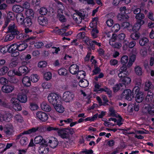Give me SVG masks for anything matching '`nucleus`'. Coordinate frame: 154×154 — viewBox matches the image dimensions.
<instances>
[{"label":"nucleus","instance_id":"1","mask_svg":"<svg viewBox=\"0 0 154 154\" xmlns=\"http://www.w3.org/2000/svg\"><path fill=\"white\" fill-rule=\"evenodd\" d=\"M154 89V85L149 81H146L144 84V90L148 91L146 100L149 102L151 101L153 99V94L152 91Z\"/></svg>","mask_w":154,"mask_h":154},{"label":"nucleus","instance_id":"2","mask_svg":"<svg viewBox=\"0 0 154 154\" xmlns=\"http://www.w3.org/2000/svg\"><path fill=\"white\" fill-rule=\"evenodd\" d=\"M48 98L49 102L53 106L60 102V97L55 93L50 94L48 95Z\"/></svg>","mask_w":154,"mask_h":154},{"label":"nucleus","instance_id":"3","mask_svg":"<svg viewBox=\"0 0 154 154\" xmlns=\"http://www.w3.org/2000/svg\"><path fill=\"white\" fill-rule=\"evenodd\" d=\"M133 93L136 94L135 100L136 101L140 103L143 100L144 97L143 93L140 91V89L138 86H135L133 89Z\"/></svg>","mask_w":154,"mask_h":154},{"label":"nucleus","instance_id":"4","mask_svg":"<svg viewBox=\"0 0 154 154\" xmlns=\"http://www.w3.org/2000/svg\"><path fill=\"white\" fill-rule=\"evenodd\" d=\"M56 2L60 7V8L58 9L57 10V17L60 21L65 22L66 21V19L64 16L63 14V10L64 9V7L62 3L56 0Z\"/></svg>","mask_w":154,"mask_h":154},{"label":"nucleus","instance_id":"5","mask_svg":"<svg viewBox=\"0 0 154 154\" xmlns=\"http://www.w3.org/2000/svg\"><path fill=\"white\" fill-rule=\"evenodd\" d=\"M136 56L135 55L133 54L131 55L129 57V59L128 63L127 65H126L122 64V66L120 67L119 70V71H128L127 68H129L134 63L135 60Z\"/></svg>","mask_w":154,"mask_h":154},{"label":"nucleus","instance_id":"6","mask_svg":"<svg viewBox=\"0 0 154 154\" xmlns=\"http://www.w3.org/2000/svg\"><path fill=\"white\" fill-rule=\"evenodd\" d=\"M0 130L3 131L7 135H10L14 132V127L11 124L6 125L4 128L2 125H0Z\"/></svg>","mask_w":154,"mask_h":154},{"label":"nucleus","instance_id":"7","mask_svg":"<svg viewBox=\"0 0 154 154\" xmlns=\"http://www.w3.org/2000/svg\"><path fill=\"white\" fill-rule=\"evenodd\" d=\"M28 92V91L26 89L22 90V92L17 95V101L22 103H26L27 101V97L26 94Z\"/></svg>","mask_w":154,"mask_h":154},{"label":"nucleus","instance_id":"8","mask_svg":"<svg viewBox=\"0 0 154 154\" xmlns=\"http://www.w3.org/2000/svg\"><path fill=\"white\" fill-rule=\"evenodd\" d=\"M75 97L74 94L69 91H66L64 93L63 96V99L66 102H70L74 100Z\"/></svg>","mask_w":154,"mask_h":154},{"label":"nucleus","instance_id":"9","mask_svg":"<svg viewBox=\"0 0 154 154\" xmlns=\"http://www.w3.org/2000/svg\"><path fill=\"white\" fill-rule=\"evenodd\" d=\"M10 102L12 105L13 109L16 111H19L22 110V107L19 103L18 102L17 98L16 97H12Z\"/></svg>","mask_w":154,"mask_h":154},{"label":"nucleus","instance_id":"10","mask_svg":"<svg viewBox=\"0 0 154 154\" xmlns=\"http://www.w3.org/2000/svg\"><path fill=\"white\" fill-rule=\"evenodd\" d=\"M30 71V69L26 66L23 65L22 63V65L19 67L18 70L17 69V73L18 76H21L23 74L26 75Z\"/></svg>","mask_w":154,"mask_h":154},{"label":"nucleus","instance_id":"11","mask_svg":"<svg viewBox=\"0 0 154 154\" xmlns=\"http://www.w3.org/2000/svg\"><path fill=\"white\" fill-rule=\"evenodd\" d=\"M36 118L42 122H45L48 120V116L45 112L39 111L36 113Z\"/></svg>","mask_w":154,"mask_h":154},{"label":"nucleus","instance_id":"12","mask_svg":"<svg viewBox=\"0 0 154 154\" xmlns=\"http://www.w3.org/2000/svg\"><path fill=\"white\" fill-rule=\"evenodd\" d=\"M14 86L11 85H5L1 88L2 91L6 94L10 93L12 92L14 90Z\"/></svg>","mask_w":154,"mask_h":154},{"label":"nucleus","instance_id":"13","mask_svg":"<svg viewBox=\"0 0 154 154\" xmlns=\"http://www.w3.org/2000/svg\"><path fill=\"white\" fill-rule=\"evenodd\" d=\"M49 149L48 147V143H46L41 145L38 149V152L40 154H47Z\"/></svg>","mask_w":154,"mask_h":154},{"label":"nucleus","instance_id":"14","mask_svg":"<svg viewBox=\"0 0 154 154\" xmlns=\"http://www.w3.org/2000/svg\"><path fill=\"white\" fill-rule=\"evenodd\" d=\"M131 94L132 92L131 90L129 89H126L122 94L121 97L128 101H131L132 99Z\"/></svg>","mask_w":154,"mask_h":154},{"label":"nucleus","instance_id":"15","mask_svg":"<svg viewBox=\"0 0 154 154\" xmlns=\"http://www.w3.org/2000/svg\"><path fill=\"white\" fill-rule=\"evenodd\" d=\"M35 37H32L28 38L26 42H29L32 45L35 43L34 46L37 48H41L43 45V43L42 42H38L35 43V42L33 41V40L35 39Z\"/></svg>","mask_w":154,"mask_h":154},{"label":"nucleus","instance_id":"16","mask_svg":"<svg viewBox=\"0 0 154 154\" xmlns=\"http://www.w3.org/2000/svg\"><path fill=\"white\" fill-rule=\"evenodd\" d=\"M84 41L87 45H90L91 46H93L95 45H97L99 47L101 46V44L100 43H98L95 40H92L90 39L89 38L87 37L84 38Z\"/></svg>","mask_w":154,"mask_h":154},{"label":"nucleus","instance_id":"17","mask_svg":"<svg viewBox=\"0 0 154 154\" xmlns=\"http://www.w3.org/2000/svg\"><path fill=\"white\" fill-rule=\"evenodd\" d=\"M8 32L14 35H17L19 32L14 23L10 24L8 27Z\"/></svg>","mask_w":154,"mask_h":154},{"label":"nucleus","instance_id":"18","mask_svg":"<svg viewBox=\"0 0 154 154\" xmlns=\"http://www.w3.org/2000/svg\"><path fill=\"white\" fill-rule=\"evenodd\" d=\"M83 18L84 17L83 16L82 14L80 12H79L74 14L73 15V19L78 23H80Z\"/></svg>","mask_w":154,"mask_h":154},{"label":"nucleus","instance_id":"19","mask_svg":"<svg viewBox=\"0 0 154 154\" xmlns=\"http://www.w3.org/2000/svg\"><path fill=\"white\" fill-rule=\"evenodd\" d=\"M58 135L63 138H67L69 137L68 133L66 129H60L57 131Z\"/></svg>","mask_w":154,"mask_h":154},{"label":"nucleus","instance_id":"20","mask_svg":"<svg viewBox=\"0 0 154 154\" xmlns=\"http://www.w3.org/2000/svg\"><path fill=\"white\" fill-rule=\"evenodd\" d=\"M31 81L29 77L28 76L24 77L22 80V83L23 86L25 87H29L31 84Z\"/></svg>","mask_w":154,"mask_h":154},{"label":"nucleus","instance_id":"21","mask_svg":"<svg viewBox=\"0 0 154 154\" xmlns=\"http://www.w3.org/2000/svg\"><path fill=\"white\" fill-rule=\"evenodd\" d=\"M38 127L32 128L28 130L25 131L20 134V136H21L24 134H33L36 132L38 130Z\"/></svg>","mask_w":154,"mask_h":154},{"label":"nucleus","instance_id":"22","mask_svg":"<svg viewBox=\"0 0 154 154\" xmlns=\"http://www.w3.org/2000/svg\"><path fill=\"white\" fill-rule=\"evenodd\" d=\"M34 141L35 144L41 145L47 143L43 137L40 135L36 137L34 139Z\"/></svg>","mask_w":154,"mask_h":154},{"label":"nucleus","instance_id":"23","mask_svg":"<svg viewBox=\"0 0 154 154\" xmlns=\"http://www.w3.org/2000/svg\"><path fill=\"white\" fill-rule=\"evenodd\" d=\"M14 122L17 123H22L24 122V119L21 115L17 114L14 116Z\"/></svg>","mask_w":154,"mask_h":154},{"label":"nucleus","instance_id":"24","mask_svg":"<svg viewBox=\"0 0 154 154\" xmlns=\"http://www.w3.org/2000/svg\"><path fill=\"white\" fill-rule=\"evenodd\" d=\"M48 143L50 147L52 148L56 147L58 144V142L56 139L54 137H52L49 139Z\"/></svg>","mask_w":154,"mask_h":154},{"label":"nucleus","instance_id":"25","mask_svg":"<svg viewBox=\"0 0 154 154\" xmlns=\"http://www.w3.org/2000/svg\"><path fill=\"white\" fill-rule=\"evenodd\" d=\"M126 42V41H125L123 46V48L124 50H126L128 47L132 48L136 45V42L134 41H131L129 43L128 42Z\"/></svg>","mask_w":154,"mask_h":154},{"label":"nucleus","instance_id":"26","mask_svg":"<svg viewBox=\"0 0 154 154\" xmlns=\"http://www.w3.org/2000/svg\"><path fill=\"white\" fill-rule=\"evenodd\" d=\"M79 70V66L77 65L73 64L71 65L69 68L70 72L72 74H76Z\"/></svg>","mask_w":154,"mask_h":154},{"label":"nucleus","instance_id":"27","mask_svg":"<svg viewBox=\"0 0 154 154\" xmlns=\"http://www.w3.org/2000/svg\"><path fill=\"white\" fill-rule=\"evenodd\" d=\"M145 17V15L143 14L140 13L136 15L135 18L137 20V21L139 22L141 24H144L145 22L143 19Z\"/></svg>","mask_w":154,"mask_h":154},{"label":"nucleus","instance_id":"28","mask_svg":"<svg viewBox=\"0 0 154 154\" xmlns=\"http://www.w3.org/2000/svg\"><path fill=\"white\" fill-rule=\"evenodd\" d=\"M24 16L22 13L17 14L16 16V19L18 23L20 25L23 24L24 22Z\"/></svg>","mask_w":154,"mask_h":154},{"label":"nucleus","instance_id":"29","mask_svg":"<svg viewBox=\"0 0 154 154\" xmlns=\"http://www.w3.org/2000/svg\"><path fill=\"white\" fill-rule=\"evenodd\" d=\"M42 109L45 111L49 112L51 110L50 106L45 102H43L41 104Z\"/></svg>","mask_w":154,"mask_h":154},{"label":"nucleus","instance_id":"30","mask_svg":"<svg viewBox=\"0 0 154 154\" xmlns=\"http://www.w3.org/2000/svg\"><path fill=\"white\" fill-rule=\"evenodd\" d=\"M54 107L56 110L60 113H63L64 110V108L61 104L58 103L54 106Z\"/></svg>","mask_w":154,"mask_h":154},{"label":"nucleus","instance_id":"31","mask_svg":"<svg viewBox=\"0 0 154 154\" xmlns=\"http://www.w3.org/2000/svg\"><path fill=\"white\" fill-rule=\"evenodd\" d=\"M38 21L39 24L42 26L45 25L48 23L47 19L42 16H40L38 17Z\"/></svg>","mask_w":154,"mask_h":154},{"label":"nucleus","instance_id":"32","mask_svg":"<svg viewBox=\"0 0 154 154\" xmlns=\"http://www.w3.org/2000/svg\"><path fill=\"white\" fill-rule=\"evenodd\" d=\"M119 11L120 13L124 15H127L130 14L131 11L129 9L127 8L125 6H123L119 8Z\"/></svg>","mask_w":154,"mask_h":154},{"label":"nucleus","instance_id":"33","mask_svg":"<svg viewBox=\"0 0 154 154\" xmlns=\"http://www.w3.org/2000/svg\"><path fill=\"white\" fill-rule=\"evenodd\" d=\"M8 52L9 53H13L17 49V44L14 43L10 45H8Z\"/></svg>","mask_w":154,"mask_h":154},{"label":"nucleus","instance_id":"34","mask_svg":"<svg viewBox=\"0 0 154 154\" xmlns=\"http://www.w3.org/2000/svg\"><path fill=\"white\" fill-rule=\"evenodd\" d=\"M14 17V13L12 12H9L8 14L7 19L5 21V25L7 26L10 20H13Z\"/></svg>","mask_w":154,"mask_h":154},{"label":"nucleus","instance_id":"35","mask_svg":"<svg viewBox=\"0 0 154 154\" xmlns=\"http://www.w3.org/2000/svg\"><path fill=\"white\" fill-rule=\"evenodd\" d=\"M120 80L124 86H125L126 85L129 84L131 82L130 78L127 76L121 79Z\"/></svg>","mask_w":154,"mask_h":154},{"label":"nucleus","instance_id":"36","mask_svg":"<svg viewBox=\"0 0 154 154\" xmlns=\"http://www.w3.org/2000/svg\"><path fill=\"white\" fill-rule=\"evenodd\" d=\"M27 45L25 43H22L17 44V50L19 51H22L25 50L27 47Z\"/></svg>","mask_w":154,"mask_h":154},{"label":"nucleus","instance_id":"37","mask_svg":"<svg viewBox=\"0 0 154 154\" xmlns=\"http://www.w3.org/2000/svg\"><path fill=\"white\" fill-rule=\"evenodd\" d=\"M12 9L16 13L21 12L23 11V7L19 5H14L12 8Z\"/></svg>","mask_w":154,"mask_h":154},{"label":"nucleus","instance_id":"38","mask_svg":"<svg viewBox=\"0 0 154 154\" xmlns=\"http://www.w3.org/2000/svg\"><path fill=\"white\" fill-rule=\"evenodd\" d=\"M145 107L149 114L151 115L154 114V105H147Z\"/></svg>","mask_w":154,"mask_h":154},{"label":"nucleus","instance_id":"39","mask_svg":"<svg viewBox=\"0 0 154 154\" xmlns=\"http://www.w3.org/2000/svg\"><path fill=\"white\" fill-rule=\"evenodd\" d=\"M29 77L31 81L33 83L37 82L40 79L39 76L37 74H32Z\"/></svg>","mask_w":154,"mask_h":154},{"label":"nucleus","instance_id":"40","mask_svg":"<svg viewBox=\"0 0 154 154\" xmlns=\"http://www.w3.org/2000/svg\"><path fill=\"white\" fill-rule=\"evenodd\" d=\"M25 14L27 17L33 18L34 16V12L32 9H29L26 11Z\"/></svg>","mask_w":154,"mask_h":154},{"label":"nucleus","instance_id":"41","mask_svg":"<svg viewBox=\"0 0 154 154\" xmlns=\"http://www.w3.org/2000/svg\"><path fill=\"white\" fill-rule=\"evenodd\" d=\"M13 118V115L11 113H7L4 115L3 121L10 122Z\"/></svg>","mask_w":154,"mask_h":154},{"label":"nucleus","instance_id":"42","mask_svg":"<svg viewBox=\"0 0 154 154\" xmlns=\"http://www.w3.org/2000/svg\"><path fill=\"white\" fill-rule=\"evenodd\" d=\"M88 81L85 79L81 80L79 82V85L81 87L85 88L88 85Z\"/></svg>","mask_w":154,"mask_h":154},{"label":"nucleus","instance_id":"43","mask_svg":"<svg viewBox=\"0 0 154 154\" xmlns=\"http://www.w3.org/2000/svg\"><path fill=\"white\" fill-rule=\"evenodd\" d=\"M129 58L126 55H123L121 58L120 62L122 64L126 65L128 63Z\"/></svg>","mask_w":154,"mask_h":154},{"label":"nucleus","instance_id":"44","mask_svg":"<svg viewBox=\"0 0 154 154\" xmlns=\"http://www.w3.org/2000/svg\"><path fill=\"white\" fill-rule=\"evenodd\" d=\"M124 87L123 85H122L121 83L116 84L113 87V91L115 92H117L119 90L123 89Z\"/></svg>","mask_w":154,"mask_h":154},{"label":"nucleus","instance_id":"45","mask_svg":"<svg viewBox=\"0 0 154 154\" xmlns=\"http://www.w3.org/2000/svg\"><path fill=\"white\" fill-rule=\"evenodd\" d=\"M134 71L136 74L139 76L142 75L143 73L142 68L139 66L135 67Z\"/></svg>","mask_w":154,"mask_h":154},{"label":"nucleus","instance_id":"46","mask_svg":"<svg viewBox=\"0 0 154 154\" xmlns=\"http://www.w3.org/2000/svg\"><path fill=\"white\" fill-rule=\"evenodd\" d=\"M23 135L22 136L20 137V134L18 136L19 138H20V143L21 145H25L26 144L27 142V138L25 136H23Z\"/></svg>","mask_w":154,"mask_h":154},{"label":"nucleus","instance_id":"47","mask_svg":"<svg viewBox=\"0 0 154 154\" xmlns=\"http://www.w3.org/2000/svg\"><path fill=\"white\" fill-rule=\"evenodd\" d=\"M143 24H141L139 22L137 21L132 28L133 31H137L139 30L141 26Z\"/></svg>","mask_w":154,"mask_h":154},{"label":"nucleus","instance_id":"48","mask_svg":"<svg viewBox=\"0 0 154 154\" xmlns=\"http://www.w3.org/2000/svg\"><path fill=\"white\" fill-rule=\"evenodd\" d=\"M140 36V34L138 32H134L131 34L130 37L133 40H138Z\"/></svg>","mask_w":154,"mask_h":154},{"label":"nucleus","instance_id":"49","mask_svg":"<svg viewBox=\"0 0 154 154\" xmlns=\"http://www.w3.org/2000/svg\"><path fill=\"white\" fill-rule=\"evenodd\" d=\"M148 39L146 37H143L141 38L139 41V43L141 46H143L149 42Z\"/></svg>","mask_w":154,"mask_h":154},{"label":"nucleus","instance_id":"50","mask_svg":"<svg viewBox=\"0 0 154 154\" xmlns=\"http://www.w3.org/2000/svg\"><path fill=\"white\" fill-rule=\"evenodd\" d=\"M38 106L36 103L31 102L30 103L29 108L31 110H36L38 109Z\"/></svg>","mask_w":154,"mask_h":154},{"label":"nucleus","instance_id":"51","mask_svg":"<svg viewBox=\"0 0 154 154\" xmlns=\"http://www.w3.org/2000/svg\"><path fill=\"white\" fill-rule=\"evenodd\" d=\"M43 76L45 79L46 80L48 81L51 79L52 74L51 72H48L45 73L44 74Z\"/></svg>","mask_w":154,"mask_h":154},{"label":"nucleus","instance_id":"52","mask_svg":"<svg viewBox=\"0 0 154 154\" xmlns=\"http://www.w3.org/2000/svg\"><path fill=\"white\" fill-rule=\"evenodd\" d=\"M8 70L9 68L7 66H3L0 69V75H3L5 74Z\"/></svg>","mask_w":154,"mask_h":154},{"label":"nucleus","instance_id":"53","mask_svg":"<svg viewBox=\"0 0 154 154\" xmlns=\"http://www.w3.org/2000/svg\"><path fill=\"white\" fill-rule=\"evenodd\" d=\"M120 26L118 23L115 24L111 28L112 31L114 32H118L120 29Z\"/></svg>","mask_w":154,"mask_h":154},{"label":"nucleus","instance_id":"54","mask_svg":"<svg viewBox=\"0 0 154 154\" xmlns=\"http://www.w3.org/2000/svg\"><path fill=\"white\" fill-rule=\"evenodd\" d=\"M129 17L128 15H124L121 13H119L117 16V18L119 20H122L124 19H127Z\"/></svg>","mask_w":154,"mask_h":154},{"label":"nucleus","instance_id":"55","mask_svg":"<svg viewBox=\"0 0 154 154\" xmlns=\"http://www.w3.org/2000/svg\"><path fill=\"white\" fill-rule=\"evenodd\" d=\"M68 26L63 27V28L58 29L57 31V33L59 35H65V32L66 31V29L68 28Z\"/></svg>","mask_w":154,"mask_h":154},{"label":"nucleus","instance_id":"56","mask_svg":"<svg viewBox=\"0 0 154 154\" xmlns=\"http://www.w3.org/2000/svg\"><path fill=\"white\" fill-rule=\"evenodd\" d=\"M119 72L118 74L119 77L121 79L126 76L128 75V71H119Z\"/></svg>","mask_w":154,"mask_h":154},{"label":"nucleus","instance_id":"57","mask_svg":"<svg viewBox=\"0 0 154 154\" xmlns=\"http://www.w3.org/2000/svg\"><path fill=\"white\" fill-rule=\"evenodd\" d=\"M117 35L116 34H113L112 38L109 40V44L111 45H113L115 43V42L117 38Z\"/></svg>","mask_w":154,"mask_h":154},{"label":"nucleus","instance_id":"58","mask_svg":"<svg viewBox=\"0 0 154 154\" xmlns=\"http://www.w3.org/2000/svg\"><path fill=\"white\" fill-rule=\"evenodd\" d=\"M77 76L78 79L83 78L85 76V73L82 70L78 72Z\"/></svg>","mask_w":154,"mask_h":154},{"label":"nucleus","instance_id":"59","mask_svg":"<svg viewBox=\"0 0 154 154\" xmlns=\"http://www.w3.org/2000/svg\"><path fill=\"white\" fill-rule=\"evenodd\" d=\"M15 35L11 33L8 34L5 36V41L7 42L12 40L14 38Z\"/></svg>","mask_w":154,"mask_h":154},{"label":"nucleus","instance_id":"60","mask_svg":"<svg viewBox=\"0 0 154 154\" xmlns=\"http://www.w3.org/2000/svg\"><path fill=\"white\" fill-rule=\"evenodd\" d=\"M58 72L60 75H64L67 73V70L64 68H61L58 70Z\"/></svg>","mask_w":154,"mask_h":154},{"label":"nucleus","instance_id":"61","mask_svg":"<svg viewBox=\"0 0 154 154\" xmlns=\"http://www.w3.org/2000/svg\"><path fill=\"white\" fill-rule=\"evenodd\" d=\"M17 72V69H14L12 70L9 71L8 73V75L10 77L13 76L15 75L18 76Z\"/></svg>","mask_w":154,"mask_h":154},{"label":"nucleus","instance_id":"62","mask_svg":"<svg viewBox=\"0 0 154 154\" xmlns=\"http://www.w3.org/2000/svg\"><path fill=\"white\" fill-rule=\"evenodd\" d=\"M52 85L51 83L45 82L42 83V86L43 88L46 89H49L51 87Z\"/></svg>","mask_w":154,"mask_h":154},{"label":"nucleus","instance_id":"63","mask_svg":"<svg viewBox=\"0 0 154 154\" xmlns=\"http://www.w3.org/2000/svg\"><path fill=\"white\" fill-rule=\"evenodd\" d=\"M48 11V10L46 8L42 7L40 9L39 13L42 15H45L47 14Z\"/></svg>","mask_w":154,"mask_h":154},{"label":"nucleus","instance_id":"64","mask_svg":"<svg viewBox=\"0 0 154 154\" xmlns=\"http://www.w3.org/2000/svg\"><path fill=\"white\" fill-rule=\"evenodd\" d=\"M98 21V19L97 17H94L93 19L92 22L90 23V26L91 27L96 26Z\"/></svg>","mask_w":154,"mask_h":154}]
</instances>
